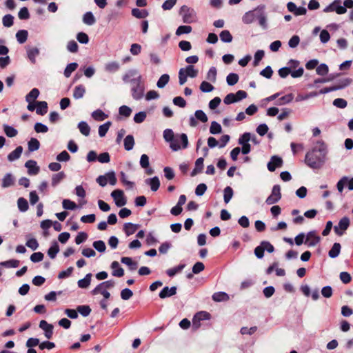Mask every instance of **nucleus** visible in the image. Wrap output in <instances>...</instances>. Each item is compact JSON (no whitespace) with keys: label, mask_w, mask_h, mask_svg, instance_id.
Listing matches in <instances>:
<instances>
[{"label":"nucleus","mask_w":353,"mask_h":353,"mask_svg":"<svg viewBox=\"0 0 353 353\" xmlns=\"http://www.w3.org/2000/svg\"><path fill=\"white\" fill-rule=\"evenodd\" d=\"M327 146L323 141H318L305 157V164L312 169H320L326 161Z\"/></svg>","instance_id":"nucleus-1"},{"label":"nucleus","mask_w":353,"mask_h":353,"mask_svg":"<svg viewBox=\"0 0 353 353\" xmlns=\"http://www.w3.org/2000/svg\"><path fill=\"white\" fill-rule=\"evenodd\" d=\"M265 10V5L258 6L252 10L245 12L242 17V21L245 24H250L257 20L263 29H267V16Z\"/></svg>","instance_id":"nucleus-2"},{"label":"nucleus","mask_w":353,"mask_h":353,"mask_svg":"<svg viewBox=\"0 0 353 353\" xmlns=\"http://www.w3.org/2000/svg\"><path fill=\"white\" fill-rule=\"evenodd\" d=\"M188 145V136L185 133L176 134L172 141L170 143V148L172 151H178L181 148H186Z\"/></svg>","instance_id":"nucleus-3"},{"label":"nucleus","mask_w":353,"mask_h":353,"mask_svg":"<svg viewBox=\"0 0 353 353\" xmlns=\"http://www.w3.org/2000/svg\"><path fill=\"white\" fill-rule=\"evenodd\" d=\"M179 14L182 17L183 21L185 23H191L196 20V13L195 10L185 5L181 6Z\"/></svg>","instance_id":"nucleus-4"},{"label":"nucleus","mask_w":353,"mask_h":353,"mask_svg":"<svg viewBox=\"0 0 353 353\" xmlns=\"http://www.w3.org/2000/svg\"><path fill=\"white\" fill-rule=\"evenodd\" d=\"M142 79L141 75L137 70L131 69L128 70L122 77V80L125 83H130L131 85L138 82V79Z\"/></svg>","instance_id":"nucleus-5"},{"label":"nucleus","mask_w":353,"mask_h":353,"mask_svg":"<svg viewBox=\"0 0 353 353\" xmlns=\"http://www.w3.org/2000/svg\"><path fill=\"white\" fill-rule=\"evenodd\" d=\"M145 88L142 79H138V82L132 85V97L135 100H140L144 95Z\"/></svg>","instance_id":"nucleus-6"},{"label":"nucleus","mask_w":353,"mask_h":353,"mask_svg":"<svg viewBox=\"0 0 353 353\" xmlns=\"http://www.w3.org/2000/svg\"><path fill=\"white\" fill-rule=\"evenodd\" d=\"M324 12H336L338 14H345L347 10L341 6V0H334L323 9Z\"/></svg>","instance_id":"nucleus-7"},{"label":"nucleus","mask_w":353,"mask_h":353,"mask_svg":"<svg viewBox=\"0 0 353 353\" xmlns=\"http://www.w3.org/2000/svg\"><path fill=\"white\" fill-rule=\"evenodd\" d=\"M281 198V187L279 185H274L272 188L271 194L266 199L265 203L268 205H272L277 203Z\"/></svg>","instance_id":"nucleus-8"},{"label":"nucleus","mask_w":353,"mask_h":353,"mask_svg":"<svg viewBox=\"0 0 353 353\" xmlns=\"http://www.w3.org/2000/svg\"><path fill=\"white\" fill-rule=\"evenodd\" d=\"M111 196L113 198L115 205L117 207H122L127 203V200L124 196L123 191L121 190H115L112 192Z\"/></svg>","instance_id":"nucleus-9"},{"label":"nucleus","mask_w":353,"mask_h":353,"mask_svg":"<svg viewBox=\"0 0 353 353\" xmlns=\"http://www.w3.org/2000/svg\"><path fill=\"white\" fill-rule=\"evenodd\" d=\"M350 83H351V79H344L341 80V82L339 83V84H338V85H333L331 87H327V88H324L323 89H321L319 91V93L320 94H326V93H328V92H330L332 91L341 90V89H343L345 87L347 86L348 85H350Z\"/></svg>","instance_id":"nucleus-10"},{"label":"nucleus","mask_w":353,"mask_h":353,"mask_svg":"<svg viewBox=\"0 0 353 353\" xmlns=\"http://www.w3.org/2000/svg\"><path fill=\"white\" fill-rule=\"evenodd\" d=\"M350 219L347 216L343 217L337 225L334 227V230L337 235L341 236L350 226Z\"/></svg>","instance_id":"nucleus-11"},{"label":"nucleus","mask_w":353,"mask_h":353,"mask_svg":"<svg viewBox=\"0 0 353 353\" xmlns=\"http://www.w3.org/2000/svg\"><path fill=\"white\" fill-rule=\"evenodd\" d=\"M321 238L315 231L309 232L305 237V244L308 247H314L319 243Z\"/></svg>","instance_id":"nucleus-12"},{"label":"nucleus","mask_w":353,"mask_h":353,"mask_svg":"<svg viewBox=\"0 0 353 353\" xmlns=\"http://www.w3.org/2000/svg\"><path fill=\"white\" fill-rule=\"evenodd\" d=\"M210 319V314L205 311L197 312L193 318V326L195 328H198L200 326V321L203 320H209Z\"/></svg>","instance_id":"nucleus-13"},{"label":"nucleus","mask_w":353,"mask_h":353,"mask_svg":"<svg viewBox=\"0 0 353 353\" xmlns=\"http://www.w3.org/2000/svg\"><path fill=\"white\" fill-rule=\"evenodd\" d=\"M39 327L44 331L46 339H50L53 335V325L49 324L46 321L41 320L39 323Z\"/></svg>","instance_id":"nucleus-14"},{"label":"nucleus","mask_w":353,"mask_h":353,"mask_svg":"<svg viewBox=\"0 0 353 353\" xmlns=\"http://www.w3.org/2000/svg\"><path fill=\"white\" fill-rule=\"evenodd\" d=\"M283 165V160L278 156H272L268 163V169L270 172H274L276 168H281Z\"/></svg>","instance_id":"nucleus-15"},{"label":"nucleus","mask_w":353,"mask_h":353,"mask_svg":"<svg viewBox=\"0 0 353 353\" xmlns=\"http://www.w3.org/2000/svg\"><path fill=\"white\" fill-rule=\"evenodd\" d=\"M25 167L28 168V173L30 175H36L39 172V167L34 160H28L25 163Z\"/></svg>","instance_id":"nucleus-16"},{"label":"nucleus","mask_w":353,"mask_h":353,"mask_svg":"<svg viewBox=\"0 0 353 353\" xmlns=\"http://www.w3.org/2000/svg\"><path fill=\"white\" fill-rule=\"evenodd\" d=\"M176 290H177L176 287H175V286H173L171 288L165 286L159 292V296L161 299H165V298L170 297L176 294Z\"/></svg>","instance_id":"nucleus-17"},{"label":"nucleus","mask_w":353,"mask_h":353,"mask_svg":"<svg viewBox=\"0 0 353 353\" xmlns=\"http://www.w3.org/2000/svg\"><path fill=\"white\" fill-rule=\"evenodd\" d=\"M146 185L150 187V189L153 192H156L160 187V181L158 176H154L152 178H148L145 180Z\"/></svg>","instance_id":"nucleus-18"},{"label":"nucleus","mask_w":353,"mask_h":353,"mask_svg":"<svg viewBox=\"0 0 353 353\" xmlns=\"http://www.w3.org/2000/svg\"><path fill=\"white\" fill-rule=\"evenodd\" d=\"M112 269V275L117 277H121L124 275V270L120 267L118 261H113L110 265Z\"/></svg>","instance_id":"nucleus-19"},{"label":"nucleus","mask_w":353,"mask_h":353,"mask_svg":"<svg viewBox=\"0 0 353 353\" xmlns=\"http://www.w3.org/2000/svg\"><path fill=\"white\" fill-rule=\"evenodd\" d=\"M27 56L30 62L33 64L36 63V57L39 54V50L37 48H26Z\"/></svg>","instance_id":"nucleus-20"},{"label":"nucleus","mask_w":353,"mask_h":353,"mask_svg":"<svg viewBox=\"0 0 353 353\" xmlns=\"http://www.w3.org/2000/svg\"><path fill=\"white\" fill-rule=\"evenodd\" d=\"M23 152V148L22 146H18L14 150L11 152L8 155V160L10 162L14 161L17 159H19Z\"/></svg>","instance_id":"nucleus-21"},{"label":"nucleus","mask_w":353,"mask_h":353,"mask_svg":"<svg viewBox=\"0 0 353 353\" xmlns=\"http://www.w3.org/2000/svg\"><path fill=\"white\" fill-rule=\"evenodd\" d=\"M121 262L123 264L127 265L131 271L135 270L138 268V263L136 261H134L132 259V258H130V257H128V256L121 257Z\"/></svg>","instance_id":"nucleus-22"},{"label":"nucleus","mask_w":353,"mask_h":353,"mask_svg":"<svg viewBox=\"0 0 353 353\" xmlns=\"http://www.w3.org/2000/svg\"><path fill=\"white\" fill-rule=\"evenodd\" d=\"M14 179L12 174L7 173L2 179L1 186L3 188L10 187L14 185Z\"/></svg>","instance_id":"nucleus-23"},{"label":"nucleus","mask_w":353,"mask_h":353,"mask_svg":"<svg viewBox=\"0 0 353 353\" xmlns=\"http://www.w3.org/2000/svg\"><path fill=\"white\" fill-rule=\"evenodd\" d=\"M85 93V88L83 85L76 86L73 92V97L75 99H79L83 97Z\"/></svg>","instance_id":"nucleus-24"},{"label":"nucleus","mask_w":353,"mask_h":353,"mask_svg":"<svg viewBox=\"0 0 353 353\" xmlns=\"http://www.w3.org/2000/svg\"><path fill=\"white\" fill-rule=\"evenodd\" d=\"M36 112L39 115H44L48 112V103L46 101L37 102Z\"/></svg>","instance_id":"nucleus-25"},{"label":"nucleus","mask_w":353,"mask_h":353,"mask_svg":"<svg viewBox=\"0 0 353 353\" xmlns=\"http://www.w3.org/2000/svg\"><path fill=\"white\" fill-rule=\"evenodd\" d=\"M124 148L127 151H130L132 150L134 145V137L131 134L127 135L125 138L124 139Z\"/></svg>","instance_id":"nucleus-26"},{"label":"nucleus","mask_w":353,"mask_h":353,"mask_svg":"<svg viewBox=\"0 0 353 353\" xmlns=\"http://www.w3.org/2000/svg\"><path fill=\"white\" fill-rule=\"evenodd\" d=\"M341 245L339 243H334L328 252V255L330 258L337 257L341 252Z\"/></svg>","instance_id":"nucleus-27"},{"label":"nucleus","mask_w":353,"mask_h":353,"mask_svg":"<svg viewBox=\"0 0 353 353\" xmlns=\"http://www.w3.org/2000/svg\"><path fill=\"white\" fill-rule=\"evenodd\" d=\"M91 277H92V274L88 273L85 275V276L83 279L79 280L78 281L79 288H87L90 284Z\"/></svg>","instance_id":"nucleus-28"},{"label":"nucleus","mask_w":353,"mask_h":353,"mask_svg":"<svg viewBox=\"0 0 353 353\" xmlns=\"http://www.w3.org/2000/svg\"><path fill=\"white\" fill-rule=\"evenodd\" d=\"M40 92L37 88H33L31 91L26 96V101L27 102H34V101L39 96Z\"/></svg>","instance_id":"nucleus-29"},{"label":"nucleus","mask_w":353,"mask_h":353,"mask_svg":"<svg viewBox=\"0 0 353 353\" xmlns=\"http://www.w3.org/2000/svg\"><path fill=\"white\" fill-rule=\"evenodd\" d=\"M185 267V264H184V263L183 264H179V265L176 266L174 268H170V269L167 270H166V274L170 277H173L177 273L181 272L184 269Z\"/></svg>","instance_id":"nucleus-30"},{"label":"nucleus","mask_w":353,"mask_h":353,"mask_svg":"<svg viewBox=\"0 0 353 353\" xmlns=\"http://www.w3.org/2000/svg\"><path fill=\"white\" fill-rule=\"evenodd\" d=\"M138 225L132 223H126L124 224L123 230L127 236L134 234L137 230Z\"/></svg>","instance_id":"nucleus-31"},{"label":"nucleus","mask_w":353,"mask_h":353,"mask_svg":"<svg viewBox=\"0 0 353 353\" xmlns=\"http://www.w3.org/2000/svg\"><path fill=\"white\" fill-rule=\"evenodd\" d=\"M132 14L137 19H144L148 16L149 13L146 10L133 8L132 10Z\"/></svg>","instance_id":"nucleus-32"},{"label":"nucleus","mask_w":353,"mask_h":353,"mask_svg":"<svg viewBox=\"0 0 353 353\" xmlns=\"http://www.w3.org/2000/svg\"><path fill=\"white\" fill-rule=\"evenodd\" d=\"M83 21L86 25L92 26L96 22V19L92 12H87L83 17Z\"/></svg>","instance_id":"nucleus-33"},{"label":"nucleus","mask_w":353,"mask_h":353,"mask_svg":"<svg viewBox=\"0 0 353 353\" xmlns=\"http://www.w3.org/2000/svg\"><path fill=\"white\" fill-rule=\"evenodd\" d=\"M17 206L19 210L21 212H26L29 208L28 201L23 197H20L18 199Z\"/></svg>","instance_id":"nucleus-34"},{"label":"nucleus","mask_w":353,"mask_h":353,"mask_svg":"<svg viewBox=\"0 0 353 353\" xmlns=\"http://www.w3.org/2000/svg\"><path fill=\"white\" fill-rule=\"evenodd\" d=\"M78 128L83 135L88 137L90 134V128L85 121L79 122L78 124Z\"/></svg>","instance_id":"nucleus-35"},{"label":"nucleus","mask_w":353,"mask_h":353,"mask_svg":"<svg viewBox=\"0 0 353 353\" xmlns=\"http://www.w3.org/2000/svg\"><path fill=\"white\" fill-rule=\"evenodd\" d=\"M28 36V32L26 30H19L16 34L17 40L21 44L24 43L27 41Z\"/></svg>","instance_id":"nucleus-36"},{"label":"nucleus","mask_w":353,"mask_h":353,"mask_svg":"<svg viewBox=\"0 0 353 353\" xmlns=\"http://www.w3.org/2000/svg\"><path fill=\"white\" fill-rule=\"evenodd\" d=\"M108 114H105L101 110L98 109L97 110H94L92 113V117L98 121H101L105 120L106 118H108Z\"/></svg>","instance_id":"nucleus-37"},{"label":"nucleus","mask_w":353,"mask_h":353,"mask_svg":"<svg viewBox=\"0 0 353 353\" xmlns=\"http://www.w3.org/2000/svg\"><path fill=\"white\" fill-rule=\"evenodd\" d=\"M212 299L216 302L225 301L229 299V296L223 292H215L212 295Z\"/></svg>","instance_id":"nucleus-38"},{"label":"nucleus","mask_w":353,"mask_h":353,"mask_svg":"<svg viewBox=\"0 0 353 353\" xmlns=\"http://www.w3.org/2000/svg\"><path fill=\"white\" fill-rule=\"evenodd\" d=\"M59 252V247L58 243L55 241L52 243V245L50 247L48 250V254L50 258L54 259Z\"/></svg>","instance_id":"nucleus-39"},{"label":"nucleus","mask_w":353,"mask_h":353,"mask_svg":"<svg viewBox=\"0 0 353 353\" xmlns=\"http://www.w3.org/2000/svg\"><path fill=\"white\" fill-rule=\"evenodd\" d=\"M65 177V174L63 172H59L57 174H53L52 177V185L53 187L57 186Z\"/></svg>","instance_id":"nucleus-40"},{"label":"nucleus","mask_w":353,"mask_h":353,"mask_svg":"<svg viewBox=\"0 0 353 353\" xmlns=\"http://www.w3.org/2000/svg\"><path fill=\"white\" fill-rule=\"evenodd\" d=\"M3 130L6 136L10 138L16 137L18 133L15 128L6 124L3 125Z\"/></svg>","instance_id":"nucleus-41"},{"label":"nucleus","mask_w":353,"mask_h":353,"mask_svg":"<svg viewBox=\"0 0 353 353\" xmlns=\"http://www.w3.org/2000/svg\"><path fill=\"white\" fill-rule=\"evenodd\" d=\"M78 68V64L75 62L69 63L64 70V76L67 78L70 77L71 76V74L76 70V69Z\"/></svg>","instance_id":"nucleus-42"},{"label":"nucleus","mask_w":353,"mask_h":353,"mask_svg":"<svg viewBox=\"0 0 353 353\" xmlns=\"http://www.w3.org/2000/svg\"><path fill=\"white\" fill-rule=\"evenodd\" d=\"M233 196V190L231 187L227 186L223 190V199L225 203H228Z\"/></svg>","instance_id":"nucleus-43"},{"label":"nucleus","mask_w":353,"mask_h":353,"mask_svg":"<svg viewBox=\"0 0 353 353\" xmlns=\"http://www.w3.org/2000/svg\"><path fill=\"white\" fill-rule=\"evenodd\" d=\"M293 99L294 95L292 94H288L279 99L276 104L278 105H285L290 103Z\"/></svg>","instance_id":"nucleus-44"},{"label":"nucleus","mask_w":353,"mask_h":353,"mask_svg":"<svg viewBox=\"0 0 353 353\" xmlns=\"http://www.w3.org/2000/svg\"><path fill=\"white\" fill-rule=\"evenodd\" d=\"M28 150L30 152H34L39 150L40 147L39 141L35 138H31L30 140L28 143Z\"/></svg>","instance_id":"nucleus-45"},{"label":"nucleus","mask_w":353,"mask_h":353,"mask_svg":"<svg viewBox=\"0 0 353 353\" xmlns=\"http://www.w3.org/2000/svg\"><path fill=\"white\" fill-rule=\"evenodd\" d=\"M170 76L167 74H164L160 77L157 83V86L159 88H163L169 82Z\"/></svg>","instance_id":"nucleus-46"},{"label":"nucleus","mask_w":353,"mask_h":353,"mask_svg":"<svg viewBox=\"0 0 353 353\" xmlns=\"http://www.w3.org/2000/svg\"><path fill=\"white\" fill-rule=\"evenodd\" d=\"M77 312H79L83 317H86L90 315L91 312V308L89 305H79L77 307Z\"/></svg>","instance_id":"nucleus-47"},{"label":"nucleus","mask_w":353,"mask_h":353,"mask_svg":"<svg viewBox=\"0 0 353 353\" xmlns=\"http://www.w3.org/2000/svg\"><path fill=\"white\" fill-rule=\"evenodd\" d=\"M111 125L110 121H107L106 123L101 125L99 127V135L100 137H103L105 136L106 133L108 132L110 127Z\"/></svg>","instance_id":"nucleus-48"},{"label":"nucleus","mask_w":353,"mask_h":353,"mask_svg":"<svg viewBox=\"0 0 353 353\" xmlns=\"http://www.w3.org/2000/svg\"><path fill=\"white\" fill-rule=\"evenodd\" d=\"M222 132L221 125L216 121H212L210 127V132L212 134H220Z\"/></svg>","instance_id":"nucleus-49"},{"label":"nucleus","mask_w":353,"mask_h":353,"mask_svg":"<svg viewBox=\"0 0 353 353\" xmlns=\"http://www.w3.org/2000/svg\"><path fill=\"white\" fill-rule=\"evenodd\" d=\"M120 68L119 63L116 61H112L108 63L105 65V69L109 72H114L117 71Z\"/></svg>","instance_id":"nucleus-50"},{"label":"nucleus","mask_w":353,"mask_h":353,"mask_svg":"<svg viewBox=\"0 0 353 353\" xmlns=\"http://www.w3.org/2000/svg\"><path fill=\"white\" fill-rule=\"evenodd\" d=\"M1 266L5 268H17L19 265V261L17 259H10L8 261H3L0 263Z\"/></svg>","instance_id":"nucleus-51"},{"label":"nucleus","mask_w":353,"mask_h":353,"mask_svg":"<svg viewBox=\"0 0 353 353\" xmlns=\"http://www.w3.org/2000/svg\"><path fill=\"white\" fill-rule=\"evenodd\" d=\"M239 79V75L236 73H230L226 77L227 83L231 86L235 85Z\"/></svg>","instance_id":"nucleus-52"},{"label":"nucleus","mask_w":353,"mask_h":353,"mask_svg":"<svg viewBox=\"0 0 353 353\" xmlns=\"http://www.w3.org/2000/svg\"><path fill=\"white\" fill-rule=\"evenodd\" d=\"M219 36L223 42L230 43L232 41V36L229 30H225L221 31Z\"/></svg>","instance_id":"nucleus-53"},{"label":"nucleus","mask_w":353,"mask_h":353,"mask_svg":"<svg viewBox=\"0 0 353 353\" xmlns=\"http://www.w3.org/2000/svg\"><path fill=\"white\" fill-rule=\"evenodd\" d=\"M163 136L165 142L170 143L171 141H172L173 139H174L175 134H174V132L172 129L168 128L163 131Z\"/></svg>","instance_id":"nucleus-54"},{"label":"nucleus","mask_w":353,"mask_h":353,"mask_svg":"<svg viewBox=\"0 0 353 353\" xmlns=\"http://www.w3.org/2000/svg\"><path fill=\"white\" fill-rule=\"evenodd\" d=\"M184 70H185V74L187 77L194 78L198 74V70H195L192 65H188Z\"/></svg>","instance_id":"nucleus-55"},{"label":"nucleus","mask_w":353,"mask_h":353,"mask_svg":"<svg viewBox=\"0 0 353 353\" xmlns=\"http://www.w3.org/2000/svg\"><path fill=\"white\" fill-rule=\"evenodd\" d=\"M2 23L5 27H11L14 23V17L10 14H6L2 19Z\"/></svg>","instance_id":"nucleus-56"},{"label":"nucleus","mask_w":353,"mask_h":353,"mask_svg":"<svg viewBox=\"0 0 353 353\" xmlns=\"http://www.w3.org/2000/svg\"><path fill=\"white\" fill-rule=\"evenodd\" d=\"M316 72L317 74L324 76L328 73L329 68L325 63H321L317 65Z\"/></svg>","instance_id":"nucleus-57"},{"label":"nucleus","mask_w":353,"mask_h":353,"mask_svg":"<svg viewBox=\"0 0 353 353\" xmlns=\"http://www.w3.org/2000/svg\"><path fill=\"white\" fill-rule=\"evenodd\" d=\"M92 245L94 248V249H96L99 252H104L105 251L106 246L104 241H103L102 240L94 241Z\"/></svg>","instance_id":"nucleus-58"},{"label":"nucleus","mask_w":353,"mask_h":353,"mask_svg":"<svg viewBox=\"0 0 353 353\" xmlns=\"http://www.w3.org/2000/svg\"><path fill=\"white\" fill-rule=\"evenodd\" d=\"M63 208L65 210H73L77 208V204L70 199H63L62 201Z\"/></svg>","instance_id":"nucleus-59"},{"label":"nucleus","mask_w":353,"mask_h":353,"mask_svg":"<svg viewBox=\"0 0 353 353\" xmlns=\"http://www.w3.org/2000/svg\"><path fill=\"white\" fill-rule=\"evenodd\" d=\"M192 30V28L190 26H180L176 30V34L179 36L183 34H189Z\"/></svg>","instance_id":"nucleus-60"},{"label":"nucleus","mask_w":353,"mask_h":353,"mask_svg":"<svg viewBox=\"0 0 353 353\" xmlns=\"http://www.w3.org/2000/svg\"><path fill=\"white\" fill-rule=\"evenodd\" d=\"M56 159L59 162H66L70 159V156L67 151L63 150L57 156Z\"/></svg>","instance_id":"nucleus-61"},{"label":"nucleus","mask_w":353,"mask_h":353,"mask_svg":"<svg viewBox=\"0 0 353 353\" xmlns=\"http://www.w3.org/2000/svg\"><path fill=\"white\" fill-rule=\"evenodd\" d=\"M214 86L207 81H203L200 85V90L203 92H212L214 90Z\"/></svg>","instance_id":"nucleus-62"},{"label":"nucleus","mask_w":353,"mask_h":353,"mask_svg":"<svg viewBox=\"0 0 353 353\" xmlns=\"http://www.w3.org/2000/svg\"><path fill=\"white\" fill-rule=\"evenodd\" d=\"M195 117L196 120H199L200 121L203 123H205L208 121V117L205 114V113L201 110H198L194 113Z\"/></svg>","instance_id":"nucleus-63"},{"label":"nucleus","mask_w":353,"mask_h":353,"mask_svg":"<svg viewBox=\"0 0 353 353\" xmlns=\"http://www.w3.org/2000/svg\"><path fill=\"white\" fill-rule=\"evenodd\" d=\"M18 17L21 20H27L30 18V13L26 7H23L20 9Z\"/></svg>","instance_id":"nucleus-64"}]
</instances>
